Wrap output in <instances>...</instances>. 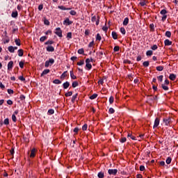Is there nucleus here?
I'll return each instance as SVG.
<instances>
[{"label":"nucleus","instance_id":"nucleus-63","mask_svg":"<svg viewBox=\"0 0 178 178\" xmlns=\"http://www.w3.org/2000/svg\"><path fill=\"white\" fill-rule=\"evenodd\" d=\"M8 94H13V90H12V89H8Z\"/></svg>","mask_w":178,"mask_h":178},{"label":"nucleus","instance_id":"nucleus-1","mask_svg":"<svg viewBox=\"0 0 178 178\" xmlns=\"http://www.w3.org/2000/svg\"><path fill=\"white\" fill-rule=\"evenodd\" d=\"M90 62H92V58L91 60L90 58H87L86 60V67L88 69V70H91L92 65L90 63Z\"/></svg>","mask_w":178,"mask_h":178},{"label":"nucleus","instance_id":"nucleus-10","mask_svg":"<svg viewBox=\"0 0 178 178\" xmlns=\"http://www.w3.org/2000/svg\"><path fill=\"white\" fill-rule=\"evenodd\" d=\"M13 68V61H10L8 64V70H12Z\"/></svg>","mask_w":178,"mask_h":178},{"label":"nucleus","instance_id":"nucleus-58","mask_svg":"<svg viewBox=\"0 0 178 178\" xmlns=\"http://www.w3.org/2000/svg\"><path fill=\"white\" fill-rule=\"evenodd\" d=\"M127 138H122L120 141V143H126Z\"/></svg>","mask_w":178,"mask_h":178},{"label":"nucleus","instance_id":"nucleus-9","mask_svg":"<svg viewBox=\"0 0 178 178\" xmlns=\"http://www.w3.org/2000/svg\"><path fill=\"white\" fill-rule=\"evenodd\" d=\"M37 152V150L35 148L32 149L31 151L30 158H34L35 156V153Z\"/></svg>","mask_w":178,"mask_h":178},{"label":"nucleus","instance_id":"nucleus-52","mask_svg":"<svg viewBox=\"0 0 178 178\" xmlns=\"http://www.w3.org/2000/svg\"><path fill=\"white\" fill-rule=\"evenodd\" d=\"M67 38H68V40H70V38H72V32L67 33Z\"/></svg>","mask_w":178,"mask_h":178},{"label":"nucleus","instance_id":"nucleus-20","mask_svg":"<svg viewBox=\"0 0 178 178\" xmlns=\"http://www.w3.org/2000/svg\"><path fill=\"white\" fill-rule=\"evenodd\" d=\"M12 17L16 18L18 16L17 11H13L11 14Z\"/></svg>","mask_w":178,"mask_h":178},{"label":"nucleus","instance_id":"nucleus-28","mask_svg":"<svg viewBox=\"0 0 178 178\" xmlns=\"http://www.w3.org/2000/svg\"><path fill=\"white\" fill-rule=\"evenodd\" d=\"M120 47L119 46H115L113 49L114 52H119Z\"/></svg>","mask_w":178,"mask_h":178},{"label":"nucleus","instance_id":"nucleus-46","mask_svg":"<svg viewBox=\"0 0 178 178\" xmlns=\"http://www.w3.org/2000/svg\"><path fill=\"white\" fill-rule=\"evenodd\" d=\"M87 127H88V126L87 125V124H85L83 127H82V130L83 131H86V130H87Z\"/></svg>","mask_w":178,"mask_h":178},{"label":"nucleus","instance_id":"nucleus-54","mask_svg":"<svg viewBox=\"0 0 178 178\" xmlns=\"http://www.w3.org/2000/svg\"><path fill=\"white\" fill-rule=\"evenodd\" d=\"M166 13H168V11H166V10H162L161 11V15H166Z\"/></svg>","mask_w":178,"mask_h":178},{"label":"nucleus","instance_id":"nucleus-7","mask_svg":"<svg viewBox=\"0 0 178 178\" xmlns=\"http://www.w3.org/2000/svg\"><path fill=\"white\" fill-rule=\"evenodd\" d=\"M159 122H160L159 118H156L154 121L153 129H156V127L159 126Z\"/></svg>","mask_w":178,"mask_h":178},{"label":"nucleus","instance_id":"nucleus-45","mask_svg":"<svg viewBox=\"0 0 178 178\" xmlns=\"http://www.w3.org/2000/svg\"><path fill=\"white\" fill-rule=\"evenodd\" d=\"M113 101H115V99L113 98V96H111V97L109 98V103H110V104H113Z\"/></svg>","mask_w":178,"mask_h":178},{"label":"nucleus","instance_id":"nucleus-35","mask_svg":"<svg viewBox=\"0 0 178 178\" xmlns=\"http://www.w3.org/2000/svg\"><path fill=\"white\" fill-rule=\"evenodd\" d=\"M171 35H172V33H170V31L165 32V36L168 37V38H170Z\"/></svg>","mask_w":178,"mask_h":178},{"label":"nucleus","instance_id":"nucleus-33","mask_svg":"<svg viewBox=\"0 0 178 178\" xmlns=\"http://www.w3.org/2000/svg\"><path fill=\"white\" fill-rule=\"evenodd\" d=\"M156 70H158V72H162V70H163V66L156 67Z\"/></svg>","mask_w":178,"mask_h":178},{"label":"nucleus","instance_id":"nucleus-61","mask_svg":"<svg viewBox=\"0 0 178 178\" xmlns=\"http://www.w3.org/2000/svg\"><path fill=\"white\" fill-rule=\"evenodd\" d=\"M12 120L13 122H16V115H15V114L12 115Z\"/></svg>","mask_w":178,"mask_h":178},{"label":"nucleus","instance_id":"nucleus-51","mask_svg":"<svg viewBox=\"0 0 178 178\" xmlns=\"http://www.w3.org/2000/svg\"><path fill=\"white\" fill-rule=\"evenodd\" d=\"M140 172H144V170H145V167L144 165H140Z\"/></svg>","mask_w":178,"mask_h":178},{"label":"nucleus","instance_id":"nucleus-34","mask_svg":"<svg viewBox=\"0 0 178 178\" xmlns=\"http://www.w3.org/2000/svg\"><path fill=\"white\" fill-rule=\"evenodd\" d=\"M171 162H172V158L168 157V159H166V163H167L168 165H169V164L171 163Z\"/></svg>","mask_w":178,"mask_h":178},{"label":"nucleus","instance_id":"nucleus-25","mask_svg":"<svg viewBox=\"0 0 178 178\" xmlns=\"http://www.w3.org/2000/svg\"><path fill=\"white\" fill-rule=\"evenodd\" d=\"M96 40H97V41H101V40H102V38L101 37V35H100L99 33H97V34Z\"/></svg>","mask_w":178,"mask_h":178},{"label":"nucleus","instance_id":"nucleus-37","mask_svg":"<svg viewBox=\"0 0 178 178\" xmlns=\"http://www.w3.org/2000/svg\"><path fill=\"white\" fill-rule=\"evenodd\" d=\"M78 54H79L80 55H83V54H84V49H79L78 50Z\"/></svg>","mask_w":178,"mask_h":178},{"label":"nucleus","instance_id":"nucleus-22","mask_svg":"<svg viewBox=\"0 0 178 178\" xmlns=\"http://www.w3.org/2000/svg\"><path fill=\"white\" fill-rule=\"evenodd\" d=\"M54 84H61L62 81H60V80L59 79H55L53 81Z\"/></svg>","mask_w":178,"mask_h":178},{"label":"nucleus","instance_id":"nucleus-12","mask_svg":"<svg viewBox=\"0 0 178 178\" xmlns=\"http://www.w3.org/2000/svg\"><path fill=\"white\" fill-rule=\"evenodd\" d=\"M70 77L72 79V80H76L77 77L75 76L74 73L73 72V70L70 71Z\"/></svg>","mask_w":178,"mask_h":178},{"label":"nucleus","instance_id":"nucleus-50","mask_svg":"<svg viewBox=\"0 0 178 178\" xmlns=\"http://www.w3.org/2000/svg\"><path fill=\"white\" fill-rule=\"evenodd\" d=\"M152 49L153 51H155V50L158 49V46H157L156 44L153 45V46L152 47Z\"/></svg>","mask_w":178,"mask_h":178},{"label":"nucleus","instance_id":"nucleus-55","mask_svg":"<svg viewBox=\"0 0 178 178\" xmlns=\"http://www.w3.org/2000/svg\"><path fill=\"white\" fill-rule=\"evenodd\" d=\"M7 104H8V105H13V102H12V100H10V99H8L7 101Z\"/></svg>","mask_w":178,"mask_h":178},{"label":"nucleus","instance_id":"nucleus-53","mask_svg":"<svg viewBox=\"0 0 178 178\" xmlns=\"http://www.w3.org/2000/svg\"><path fill=\"white\" fill-rule=\"evenodd\" d=\"M4 124H9V118H6L4 120Z\"/></svg>","mask_w":178,"mask_h":178},{"label":"nucleus","instance_id":"nucleus-29","mask_svg":"<svg viewBox=\"0 0 178 178\" xmlns=\"http://www.w3.org/2000/svg\"><path fill=\"white\" fill-rule=\"evenodd\" d=\"M18 56H23V49H20L18 50Z\"/></svg>","mask_w":178,"mask_h":178},{"label":"nucleus","instance_id":"nucleus-26","mask_svg":"<svg viewBox=\"0 0 178 178\" xmlns=\"http://www.w3.org/2000/svg\"><path fill=\"white\" fill-rule=\"evenodd\" d=\"M15 42L16 44V45H17L18 47H20L21 44H20V40L19 39H15Z\"/></svg>","mask_w":178,"mask_h":178},{"label":"nucleus","instance_id":"nucleus-5","mask_svg":"<svg viewBox=\"0 0 178 178\" xmlns=\"http://www.w3.org/2000/svg\"><path fill=\"white\" fill-rule=\"evenodd\" d=\"M108 175H113V176H115V175L118 173V169H109L108 170Z\"/></svg>","mask_w":178,"mask_h":178},{"label":"nucleus","instance_id":"nucleus-27","mask_svg":"<svg viewBox=\"0 0 178 178\" xmlns=\"http://www.w3.org/2000/svg\"><path fill=\"white\" fill-rule=\"evenodd\" d=\"M77 86H79V82L78 81H74L72 83V87L73 88H76V87H77Z\"/></svg>","mask_w":178,"mask_h":178},{"label":"nucleus","instance_id":"nucleus-32","mask_svg":"<svg viewBox=\"0 0 178 178\" xmlns=\"http://www.w3.org/2000/svg\"><path fill=\"white\" fill-rule=\"evenodd\" d=\"M72 95H73V92L72 91H70L65 93V97H72Z\"/></svg>","mask_w":178,"mask_h":178},{"label":"nucleus","instance_id":"nucleus-4","mask_svg":"<svg viewBox=\"0 0 178 178\" xmlns=\"http://www.w3.org/2000/svg\"><path fill=\"white\" fill-rule=\"evenodd\" d=\"M91 20L92 22H96L97 26H98V24H99V16H97H97L95 15L92 17Z\"/></svg>","mask_w":178,"mask_h":178},{"label":"nucleus","instance_id":"nucleus-59","mask_svg":"<svg viewBox=\"0 0 178 178\" xmlns=\"http://www.w3.org/2000/svg\"><path fill=\"white\" fill-rule=\"evenodd\" d=\"M127 137H130L131 140H136V137L132 136L131 134H128Z\"/></svg>","mask_w":178,"mask_h":178},{"label":"nucleus","instance_id":"nucleus-31","mask_svg":"<svg viewBox=\"0 0 178 178\" xmlns=\"http://www.w3.org/2000/svg\"><path fill=\"white\" fill-rule=\"evenodd\" d=\"M152 54H153V52H152V50H149V51H147L146 52L147 56H152Z\"/></svg>","mask_w":178,"mask_h":178},{"label":"nucleus","instance_id":"nucleus-47","mask_svg":"<svg viewBox=\"0 0 178 178\" xmlns=\"http://www.w3.org/2000/svg\"><path fill=\"white\" fill-rule=\"evenodd\" d=\"M45 44H46V45H49V44L51 45V44H54V41L49 40V41L46 42Z\"/></svg>","mask_w":178,"mask_h":178},{"label":"nucleus","instance_id":"nucleus-43","mask_svg":"<svg viewBox=\"0 0 178 178\" xmlns=\"http://www.w3.org/2000/svg\"><path fill=\"white\" fill-rule=\"evenodd\" d=\"M76 98H77V94L73 95L72 97V102H74L76 101Z\"/></svg>","mask_w":178,"mask_h":178},{"label":"nucleus","instance_id":"nucleus-36","mask_svg":"<svg viewBox=\"0 0 178 178\" xmlns=\"http://www.w3.org/2000/svg\"><path fill=\"white\" fill-rule=\"evenodd\" d=\"M46 39H47V36H42V37L40 38V42H44V41H45Z\"/></svg>","mask_w":178,"mask_h":178},{"label":"nucleus","instance_id":"nucleus-13","mask_svg":"<svg viewBox=\"0 0 178 178\" xmlns=\"http://www.w3.org/2000/svg\"><path fill=\"white\" fill-rule=\"evenodd\" d=\"M63 88L66 90L67 88H69V86H70V83L68 81H66L63 83Z\"/></svg>","mask_w":178,"mask_h":178},{"label":"nucleus","instance_id":"nucleus-11","mask_svg":"<svg viewBox=\"0 0 178 178\" xmlns=\"http://www.w3.org/2000/svg\"><path fill=\"white\" fill-rule=\"evenodd\" d=\"M47 51L48 52H54V51H55V49H54V47H52V46H48V47H47Z\"/></svg>","mask_w":178,"mask_h":178},{"label":"nucleus","instance_id":"nucleus-17","mask_svg":"<svg viewBox=\"0 0 178 178\" xmlns=\"http://www.w3.org/2000/svg\"><path fill=\"white\" fill-rule=\"evenodd\" d=\"M8 49L11 54H13L15 52V48H13V46L8 47Z\"/></svg>","mask_w":178,"mask_h":178},{"label":"nucleus","instance_id":"nucleus-62","mask_svg":"<svg viewBox=\"0 0 178 178\" xmlns=\"http://www.w3.org/2000/svg\"><path fill=\"white\" fill-rule=\"evenodd\" d=\"M93 45H94V41H92L89 43L88 47L89 48H91V47H92Z\"/></svg>","mask_w":178,"mask_h":178},{"label":"nucleus","instance_id":"nucleus-48","mask_svg":"<svg viewBox=\"0 0 178 178\" xmlns=\"http://www.w3.org/2000/svg\"><path fill=\"white\" fill-rule=\"evenodd\" d=\"M108 112L109 113H115V109H113V108H110Z\"/></svg>","mask_w":178,"mask_h":178},{"label":"nucleus","instance_id":"nucleus-30","mask_svg":"<svg viewBox=\"0 0 178 178\" xmlns=\"http://www.w3.org/2000/svg\"><path fill=\"white\" fill-rule=\"evenodd\" d=\"M97 97H98L97 94H93L92 95H91L90 97V99H95V98H97Z\"/></svg>","mask_w":178,"mask_h":178},{"label":"nucleus","instance_id":"nucleus-3","mask_svg":"<svg viewBox=\"0 0 178 178\" xmlns=\"http://www.w3.org/2000/svg\"><path fill=\"white\" fill-rule=\"evenodd\" d=\"M172 119L170 117H167L165 118H163V122L165 123V126H169L170 124Z\"/></svg>","mask_w":178,"mask_h":178},{"label":"nucleus","instance_id":"nucleus-40","mask_svg":"<svg viewBox=\"0 0 178 178\" xmlns=\"http://www.w3.org/2000/svg\"><path fill=\"white\" fill-rule=\"evenodd\" d=\"M54 113H55V111H54V109H49L48 111V114L49 115H54Z\"/></svg>","mask_w":178,"mask_h":178},{"label":"nucleus","instance_id":"nucleus-21","mask_svg":"<svg viewBox=\"0 0 178 178\" xmlns=\"http://www.w3.org/2000/svg\"><path fill=\"white\" fill-rule=\"evenodd\" d=\"M49 73V70H44L42 73L41 74V76H45V74H48Z\"/></svg>","mask_w":178,"mask_h":178},{"label":"nucleus","instance_id":"nucleus-24","mask_svg":"<svg viewBox=\"0 0 178 178\" xmlns=\"http://www.w3.org/2000/svg\"><path fill=\"white\" fill-rule=\"evenodd\" d=\"M143 65L145 67H148L149 66V61H145V62H143Z\"/></svg>","mask_w":178,"mask_h":178},{"label":"nucleus","instance_id":"nucleus-23","mask_svg":"<svg viewBox=\"0 0 178 178\" xmlns=\"http://www.w3.org/2000/svg\"><path fill=\"white\" fill-rule=\"evenodd\" d=\"M161 87H162L163 90H164L165 91H168V90H169V87H168L165 84H161Z\"/></svg>","mask_w":178,"mask_h":178},{"label":"nucleus","instance_id":"nucleus-38","mask_svg":"<svg viewBox=\"0 0 178 178\" xmlns=\"http://www.w3.org/2000/svg\"><path fill=\"white\" fill-rule=\"evenodd\" d=\"M78 66H83L84 65V60H82L77 63Z\"/></svg>","mask_w":178,"mask_h":178},{"label":"nucleus","instance_id":"nucleus-57","mask_svg":"<svg viewBox=\"0 0 178 178\" xmlns=\"http://www.w3.org/2000/svg\"><path fill=\"white\" fill-rule=\"evenodd\" d=\"M167 17H168V15H163V16L162 17L161 20H162L163 22H165V21L166 20Z\"/></svg>","mask_w":178,"mask_h":178},{"label":"nucleus","instance_id":"nucleus-14","mask_svg":"<svg viewBox=\"0 0 178 178\" xmlns=\"http://www.w3.org/2000/svg\"><path fill=\"white\" fill-rule=\"evenodd\" d=\"M169 79L170 80L175 81V80H176V76L175 75V74H170Z\"/></svg>","mask_w":178,"mask_h":178},{"label":"nucleus","instance_id":"nucleus-6","mask_svg":"<svg viewBox=\"0 0 178 178\" xmlns=\"http://www.w3.org/2000/svg\"><path fill=\"white\" fill-rule=\"evenodd\" d=\"M63 24H65V26H70V24H73V21H70L69 18H66L63 22Z\"/></svg>","mask_w":178,"mask_h":178},{"label":"nucleus","instance_id":"nucleus-39","mask_svg":"<svg viewBox=\"0 0 178 178\" xmlns=\"http://www.w3.org/2000/svg\"><path fill=\"white\" fill-rule=\"evenodd\" d=\"M70 14L72 15V16H76V15H77V13L74 10H71L70 12Z\"/></svg>","mask_w":178,"mask_h":178},{"label":"nucleus","instance_id":"nucleus-49","mask_svg":"<svg viewBox=\"0 0 178 178\" xmlns=\"http://www.w3.org/2000/svg\"><path fill=\"white\" fill-rule=\"evenodd\" d=\"M58 9H60L61 10H66V7L63 6H58Z\"/></svg>","mask_w":178,"mask_h":178},{"label":"nucleus","instance_id":"nucleus-60","mask_svg":"<svg viewBox=\"0 0 178 178\" xmlns=\"http://www.w3.org/2000/svg\"><path fill=\"white\" fill-rule=\"evenodd\" d=\"M19 80H21V81H25L26 79L23 76H21L19 77Z\"/></svg>","mask_w":178,"mask_h":178},{"label":"nucleus","instance_id":"nucleus-56","mask_svg":"<svg viewBox=\"0 0 178 178\" xmlns=\"http://www.w3.org/2000/svg\"><path fill=\"white\" fill-rule=\"evenodd\" d=\"M158 80H159V81H162L163 80V76L160 75L159 76H158Z\"/></svg>","mask_w":178,"mask_h":178},{"label":"nucleus","instance_id":"nucleus-64","mask_svg":"<svg viewBox=\"0 0 178 178\" xmlns=\"http://www.w3.org/2000/svg\"><path fill=\"white\" fill-rule=\"evenodd\" d=\"M98 84H104V79H100L99 81H98Z\"/></svg>","mask_w":178,"mask_h":178},{"label":"nucleus","instance_id":"nucleus-8","mask_svg":"<svg viewBox=\"0 0 178 178\" xmlns=\"http://www.w3.org/2000/svg\"><path fill=\"white\" fill-rule=\"evenodd\" d=\"M55 34H56V35L58 37H62V30H60V28H57L56 29Z\"/></svg>","mask_w":178,"mask_h":178},{"label":"nucleus","instance_id":"nucleus-19","mask_svg":"<svg viewBox=\"0 0 178 178\" xmlns=\"http://www.w3.org/2000/svg\"><path fill=\"white\" fill-rule=\"evenodd\" d=\"M67 71L64 72L61 76H60V79H62L63 80L67 76Z\"/></svg>","mask_w":178,"mask_h":178},{"label":"nucleus","instance_id":"nucleus-42","mask_svg":"<svg viewBox=\"0 0 178 178\" xmlns=\"http://www.w3.org/2000/svg\"><path fill=\"white\" fill-rule=\"evenodd\" d=\"M120 32L122 33V34H123L124 35V34H126V29H124V28L122 27L120 29Z\"/></svg>","mask_w":178,"mask_h":178},{"label":"nucleus","instance_id":"nucleus-15","mask_svg":"<svg viewBox=\"0 0 178 178\" xmlns=\"http://www.w3.org/2000/svg\"><path fill=\"white\" fill-rule=\"evenodd\" d=\"M164 44L166 46L172 45V41L169 40L168 39L164 41Z\"/></svg>","mask_w":178,"mask_h":178},{"label":"nucleus","instance_id":"nucleus-16","mask_svg":"<svg viewBox=\"0 0 178 178\" xmlns=\"http://www.w3.org/2000/svg\"><path fill=\"white\" fill-rule=\"evenodd\" d=\"M112 37L113 40H118V33L115 31L112 32Z\"/></svg>","mask_w":178,"mask_h":178},{"label":"nucleus","instance_id":"nucleus-41","mask_svg":"<svg viewBox=\"0 0 178 178\" xmlns=\"http://www.w3.org/2000/svg\"><path fill=\"white\" fill-rule=\"evenodd\" d=\"M104 172H100L98 173V177L99 178H104Z\"/></svg>","mask_w":178,"mask_h":178},{"label":"nucleus","instance_id":"nucleus-18","mask_svg":"<svg viewBox=\"0 0 178 178\" xmlns=\"http://www.w3.org/2000/svg\"><path fill=\"white\" fill-rule=\"evenodd\" d=\"M128 24H129V17H126V18L124 19L123 25H124V26H127Z\"/></svg>","mask_w":178,"mask_h":178},{"label":"nucleus","instance_id":"nucleus-44","mask_svg":"<svg viewBox=\"0 0 178 178\" xmlns=\"http://www.w3.org/2000/svg\"><path fill=\"white\" fill-rule=\"evenodd\" d=\"M19 67H21V69H23V67H24V62L23 61L19 62Z\"/></svg>","mask_w":178,"mask_h":178},{"label":"nucleus","instance_id":"nucleus-2","mask_svg":"<svg viewBox=\"0 0 178 178\" xmlns=\"http://www.w3.org/2000/svg\"><path fill=\"white\" fill-rule=\"evenodd\" d=\"M54 63H55V60H54V58H50L49 60H47L45 62V67H49V65H54Z\"/></svg>","mask_w":178,"mask_h":178}]
</instances>
